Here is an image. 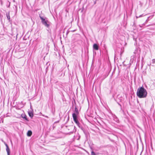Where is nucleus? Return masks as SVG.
Here are the masks:
<instances>
[{"mask_svg": "<svg viewBox=\"0 0 155 155\" xmlns=\"http://www.w3.org/2000/svg\"><path fill=\"white\" fill-rule=\"evenodd\" d=\"M32 134V132L30 130H28L27 133V135L28 137H30Z\"/></svg>", "mask_w": 155, "mask_h": 155, "instance_id": "9d476101", "label": "nucleus"}, {"mask_svg": "<svg viewBox=\"0 0 155 155\" xmlns=\"http://www.w3.org/2000/svg\"><path fill=\"white\" fill-rule=\"evenodd\" d=\"M21 116L24 119H25V120L28 121L29 120H28L27 116H26V115L25 114H21Z\"/></svg>", "mask_w": 155, "mask_h": 155, "instance_id": "1a4fd4ad", "label": "nucleus"}, {"mask_svg": "<svg viewBox=\"0 0 155 155\" xmlns=\"http://www.w3.org/2000/svg\"><path fill=\"white\" fill-rule=\"evenodd\" d=\"M91 155H96V154L92 150L91 152Z\"/></svg>", "mask_w": 155, "mask_h": 155, "instance_id": "f8f14e48", "label": "nucleus"}, {"mask_svg": "<svg viewBox=\"0 0 155 155\" xmlns=\"http://www.w3.org/2000/svg\"><path fill=\"white\" fill-rule=\"evenodd\" d=\"M69 115H68L67 118V119L66 122H67L68 121V120H69Z\"/></svg>", "mask_w": 155, "mask_h": 155, "instance_id": "4468645a", "label": "nucleus"}, {"mask_svg": "<svg viewBox=\"0 0 155 155\" xmlns=\"http://www.w3.org/2000/svg\"><path fill=\"white\" fill-rule=\"evenodd\" d=\"M39 17L41 20V23L42 24L48 28L50 25L49 24V22L47 19V18H44L43 17V16H42L40 15H39Z\"/></svg>", "mask_w": 155, "mask_h": 155, "instance_id": "f03ea898", "label": "nucleus"}, {"mask_svg": "<svg viewBox=\"0 0 155 155\" xmlns=\"http://www.w3.org/2000/svg\"><path fill=\"white\" fill-rule=\"evenodd\" d=\"M80 128L83 131L86 136H87L88 134V132L87 131H86V130H85V129L82 127H81Z\"/></svg>", "mask_w": 155, "mask_h": 155, "instance_id": "6e6552de", "label": "nucleus"}, {"mask_svg": "<svg viewBox=\"0 0 155 155\" xmlns=\"http://www.w3.org/2000/svg\"><path fill=\"white\" fill-rule=\"evenodd\" d=\"M69 31H67V32H66V35H67L68 34V33H69Z\"/></svg>", "mask_w": 155, "mask_h": 155, "instance_id": "dca6fc26", "label": "nucleus"}, {"mask_svg": "<svg viewBox=\"0 0 155 155\" xmlns=\"http://www.w3.org/2000/svg\"><path fill=\"white\" fill-rule=\"evenodd\" d=\"M79 114V112L78 111V110L76 106L75 107V110L74 111V113L72 114H75L76 117L78 116Z\"/></svg>", "mask_w": 155, "mask_h": 155, "instance_id": "423d86ee", "label": "nucleus"}, {"mask_svg": "<svg viewBox=\"0 0 155 155\" xmlns=\"http://www.w3.org/2000/svg\"><path fill=\"white\" fill-rule=\"evenodd\" d=\"M72 117L74 121L75 122V123L77 125V126L79 127L80 128L82 127L81 125V124L80 123L78 119V116L76 117V115L75 114H72Z\"/></svg>", "mask_w": 155, "mask_h": 155, "instance_id": "7ed1b4c3", "label": "nucleus"}, {"mask_svg": "<svg viewBox=\"0 0 155 155\" xmlns=\"http://www.w3.org/2000/svg\"><path fill=\"white\" fill-rule=\"evenodd\" d=\"M4 143L6 147V150L7 152V155H10V149L9 147L8 146L7 144L5 142H4Z\"/></svg>", "mask_w": 155, "mask_h": 155, "instance_id": "20e7f679", "label": "nucleus"}, {"mask_svg": "<svg viewBox=\"0 0 155 155\" xmlns=\"http://www.w3.org/2000/svg\"><path fill=\"white\" fill-rule=\"evenodd\" d=\"M6 16L8 20H9V21H10V16L9 15V13H8V14H7Z\"/></svg>", "mask_w": 155, "mask_h": 155, "instance_id": "9b49d317", "label": "nucleus"}, {"mask_svg": "<svg viewBox=\"0 0 155 155\" xmlns=\"http://www.w3.org/2000/svg\"><path fill=\"white\" fill-rule=\"evenodd\" d=\"M67 118V116H66L65 117H64V120H65V119Z\"/></svg>", "mask_w": 155, "mask_h": 155, "instance_id": "a211bd4d", "label": "nucleus"}, {"mask_svg": "<svg viewBox=\"0 0 155 155\" xmlns=\"http://www.w3.org/2000/svg\"><path fill=\"white\" fill-rule=\"evenodd\" d=\"M96 0H96V1H94V4H96Z\"/></svg>", "mask_w": 155, "mask_h": 155, "instance_id": "f3484780", "label": "nucleus"}, {"mask_svg": "<svg viewBox=\"0 0 155 155\" xmlns=\"http://www.w3.org/2000/svg\"><path fill=\"white\" fill-rule=\"evenodd\" d=\"M28 114L29 116L31 118H32L33 117V111L31 110H29L28 112Z\"/></svg>", "mask_w": 155, "mask_h": 155, "instance_id": "0eeeda50", "label": "nucleus"}, {"mask_svg": "<svg viewBox=\"0 0 155 155\" xmlns=\"http://www.w3.org/2000/svg\"><path fill=\"white\" fill-rule=\"evenodd\" d=\"M31 20L32 21V18H31Z\"/></svg>", "mask_w": 155, "mask_h": 155, "instance_id": "aec40b11", "label": "nucleus"}, {"mask_svg": "<svg viewBox=\"0 0 155 155\" xmlns=\"http://www.w3.org/2000/svg\"><path fill=\"white\" fill-rule=\"evenodd\" d=\"M75 128V126H74V128Z\"/></svg>", "mask_w": 155, "mask_h": 155, "instance_id": "6ab92c4d", "label": "nucleus"}, {"mask_svg": "<svg viewBox=\"0 0 155 155\" xmlns=\"http://www.w3.org/2000/svg\"><path fill=\"white\" fill-rule=\"evenodd\" d=\"M143 16H144V15H143V14H142V15H140L139 16H136V17L137 18H138L141 17H142Z\"/></svg>", "mask_w": 155, "mask_h": 155, "instance_id": "ddd939ff", "label": "nucleus"}, {"mask_svg": "<svg viewBox=\"0 0 155 155\" xmlns=\"http://www.w3.org/2000/svg\"><path fill=\"white\" fill-rule=\"evenodd\" d=\"M93 50H98L99 49V46L97 44H94L93 46Z\"/></svg>", "mask_w": 155, "mask_h": 155, "instance_id": "39448f33", "label": "nucleus"}, {"mask_svg": "<svg viewBox=\"0 0 155 155\" xmlns=\"http://www.w3.org/2000/svg\"><path fill=\"white\" fill-rule=\"evenodd\" d=\"M152 63H153V64L155 63V59H153V60H152Z\"/></svg>", "mask_w": 155, "mask_h": 155, "instance_id": "2eb2a0df", "label": "nucleus"}, {"mask_svg": "<svg viewBox=\"0 0 155 155\" xmlns=\"http://www.w3.org/2000/svg\"><path fill=\"white\" fill-rule=\"evenodd\" d=\"M147 92L146 90L143 87L138 88L137 93V96L139 98H144L146 97Z\"/></svg>", "mask_w": 155, "mask_h": 155, "instance_id": "f257e3e1", "label": "nucleus"}]
</instances>
